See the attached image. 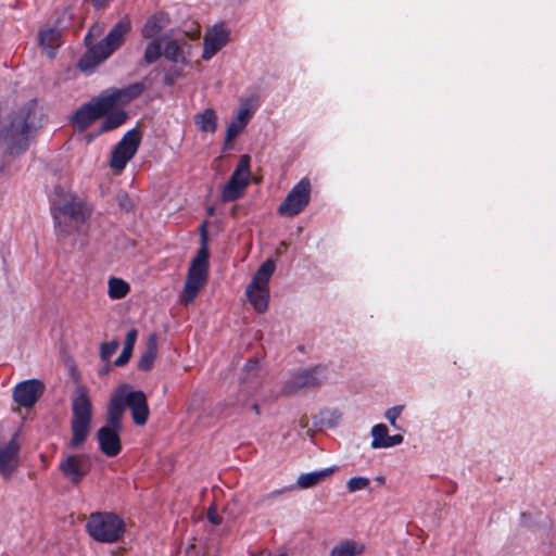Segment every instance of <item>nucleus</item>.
Here are the masks:
<instances>
[{"label":"nucleus","instance_id":"nucleus-7","mask_svg":"<svg viewBox=\"0 0 556 556\" xmlns=\"http://www.w3.org/2000/svg\"><path fill=\"white\" fill-rule=\"evenodd\" d=\"M312 185L307 177H303L289 191L285 200L278 206V214L286 217L299 215L311 201Z\"/></svg>","mask_w":556,"mask_h":556},{"label":"nucleus","instance_id":"nucleus-20","mask_svg":"<svg viewBox=\"0 0 556 556\" xmlns=\"http://www.w3.org/2000/svg\"><path fill=\"white\" fill-rule=\"evenodd\" d=\"M245 294L257 313H264L268 307L269 288L252 287L249 285Z\"/></svg>","mask_w":556,"mask_h":556},{"label":"nucleus","instance_id":"nucleus-28","mask_svg":"<svg viewBox=\"0 0 556 556\" xmlns=\"http://www.w3.org/2000/svg\"><path fill=\"white\" fill-rule=\"evenodd\" d=\"M247 187L243 181L237 182L229 179L222 190V201L227 203L238 200L242 197Z\"/></svg>","mask_w":556,"mask_h":556},{"label":"nucleus","instance_id":"nucleus-40","mask_svg":"<svg viewBox=\"0 0 556 556\" xmlns=\"http://www.w3.org/2000/svg\"><path fill=\"white\" fill-rule=\"evenodd\" d=\"M118 204L121 208H123L126 212H129L132 208V202L127 193L118 195Z\"/></svg>","mask_w":556,"mask_h":556},{"label":"nucleus","instance_id":"nucleus-6","mask_svg":"<svg viewBox=\"0 0 556 556\" xmlns=\"http://www.w3.org/2000/svg\"><path fill=\"white\" fill-rule=\"evenodd\" d=\"M142 139L138 128H131L124 134L111 152L110 167L114 170H123L127 163L136 155Z\"/></svg>","mask_w":556,"mask_h":556},{"label":"nucleus","instance_id":"nucleus-14","mask_svg":"<svg viewBox=\"0 0 556 556\" xmlns=\"http://www.w3.org/2000/svg\"><path fill=\"white\" fill-rule=\"evenodd\" d=\"M126 407L131 412V417L137 426H144L149 418V406L143 391L128 389L126 391Z\"/></svg>","mask_w":556,"mask_h":556},{"label":"nucleus","instance_id":"nucleus-19","mask_svg":"<svg viewBox=\"0 0 556 556\" xmlns=\"http://www.w3.org/2000/svg\"><path fill=\"white\" fill-rule=\"evenodd\" d=\"M102 123L99 127L98 135L112 131L122 125H124L129 115L127 111L124 109H112V111H109L105 115L102 116Z\"/></svg>","mask_w":556,"mask_h":556},{"label":"nucleus","instance_id":"nucleus-42","mask_svg":"<svg viewBox=\"0 0 556 556\" xmlns=\"http://www.w3.org/2000/svg\"><path fill=\"white\" fill-rule=\"evenodd\" d=\"M94 9L101 10L109 5L112 0H89Z\"/></svg>","mask_w":556,"mask_h":556},{"label":"nucleus","instance_id":"nucleus-36","mask_svg":"<svg viewBox=\"0 0 556 556\" xmlns=\"http://www.w3.org/2000/svg\"><path fill=\"white\" fill-rule=\"evenodd\" d=\"M118 341L112 340L110 342H104L100 345V358L103 362H109L112 355L116 352L118 349Z\"/></svg>","mask_w":556,"mask_h":556},{"label":"nucleus","instance_id":"nucleus-38","mask_svg":"<svg viewBox=\"0 0 556 556\" xmlns=\"http://www.w3.org/2000/svg\"><path fill=\"white\" fill-rule=\"evenodd\" d=\"M403 409H404L403 405H397V406H393V407L389 408L386 412L384 417L389 420V422L392 427L397 428L396 419L400 417Z\"/></svg>","mask_w":556,"mask_h":556},{"label":"nucleus","instance_id":"nucleus-35","mask_svg":"<svg viewBox=\"0 0 556 556\" xmlns=\"http://www.w3.org/2000/svg\"><path fill=\"white\" fill-rule=\"evenodd\" d=\"M182 68L176 65L168 67L163 76V84L166 87H173L176 81L182 77Z\"/></svg>","mask_w":556,"mask_h":556},{"label":"nucleus","instance_id":"nucleus-4","mask_svg":"<svg viewBox=\"0 0 556 556\" xmlns=\"http://www.w3.org/2000/svg\"><path fill=\"white\" fill-rule=\"evenodd\" d=\"M92 421V404L88 391L84 387H78L75 396L72 400V419L70 441L71 448H79L86 442Z\"/></svg>","mask_w":556,"mask_h":556},{"label":"nucleus","instance_id":"nucleus-22","mask_svg":"<svg viewBox=\"0 0 556 556\" xmlns=\"http://www.w3.org/2000/svg\"><path fill=\"white\" fill-rule=\"evenodd\" d=\"M186 45V41L178 40V39H170L165 42L163 54L164 58L167 61L174 62V63H181L186 65L188 63L187 58L184 53V46Z\"/></svg>","mask_w":556,"mask_h":556},{"label":"nucleus","instance_id":"nucleus-33","mask_svg":"<svg viewBox=\"0 0 556 556\" xmlns=\"http://www.w3.org/2000/svg\"><path fill=\"white\" fill-rule=\"evenodd\" d=\"M372 441L370 446L372 448H386L388 438H390L388 428L384 424H377L371 428Z\"/></svg>","mask_w":556,"mask_h":556},{"label":"nucleus","instance_id":"nucleus-3","mask_svg":"<svg viewBox=\"0 0 556 556\" xmlns=\"http://www.w3.org/2000/svg\"><path fill=\"white\" fill-rule=\"evenodd\" d=\"M131 28L130 17L128 15L121 17L103 39L88 49L86 54L79 60V67L85 70L110 58L124 45L125 38Z\"/></svg>","mask_w":556,"mask_h":556},{"label":"nucleus","instance_id":"nucleus-21","mask_svg":"<svg viewBox=\"0 0 556 556\" xmlns=\"http://www.w3.org/2000/svg\"><path fill=\"white\" fill-rule=\"evenodd\" d=\"M157 355V338L155 333H151L148 338L146 350L140 356L137 367L139 370L149 371L156 359Z\"/></svg>","mask_w":556,"mask_h":556},{"label":"nucleus","instance_id":"nucleus-32","mask_svg":"<svg viewBox=\"0 0 556 556\" xmlns=\"http://www.w3.org/2000/svg\"><path fill=\"white\" fill-rule=\"evenodd\" d=\"M163 54L162 42L160 38L152 39L146 46L143 53V63L151 65L155 63Z\"/></svg>","mask_w":556,"mask_h":556},{"label":"nucleus","instance_id":"nucleus-10","mask_svg":"<svg viewBox=\"0 0 556 556\" xmlns=\"http://www.w3.org/2000/svg\"><path fill=\"white\" fill-rule=\"evenodd\" d=\"M146 90V86L143 83H134L129 84L123 88H111L102 91L100 94L106 103L109 111L116 108L117 105H126L129 102L139 98L143 91Z\"/></svg>","mask_w":556,"mask_h":556},{"label":"nucleus","instance_id":"nucleus-29","mask_svg":"<svg viewBox=\"0 0 556 556\" xmlns=\"http://www.w3.org/2000/svg\"><path fill=\"white\" fill-rule=\"evenodd\" d=\"M163 27L162 18L153 14L147 18L140 33L144 39H156L155 37L161 33Z\"/></svg>","mask_w":556,"mask_h":556},{"label":"nucleus","instance_id":"nucleus-31","mask_svg":"<svg viewBox=\"0 0 556 556\" xmlns=\"http://www.w3.org/2000/svg\"><path fill=\"white\" fill-rule=\"evenodd\" d=\"M250 176V156L244 154L240 156V160L229 179L236 180L237 182L243 181L245 182V186H248Z\"/></svg>","mask_w":556,"mask_h":556},{"label":"nucleus","instance_id":"nucleus-43","mask_svg":"<svg viewBox=\"0 0 556 556\" xmlns=\"http://www.w3.org/2000/svg\"><path fill=\"white\" fill-rule=\"evenodd\" d=\"M250 408L255 413L256 416H258L261 414V408L257 403H252L250 405Z\"/></svg>","mask_w":556,"mask_h":556},{"label":"nucleus","instance_id":"nucleus-34","mask_svg":"<svg viewBox=\"0 0 556 556\" xmlns=\"http://www.w3.org/2000/svg\"><path fill=\"white\" fill-rule=\"evenodd\" d=\"M361 552L362 549L357 548V543L354 540L346 539L331 549L330 556H354Z\"/></svg>","mask_w":556,"mask_h":556},{"label":"nucleus","instance_id":"nucleus-11","mask_svg":"<svg viewBox=\"0 0 556 556\" xmlns=\"http://www.w3.org/2000/svg\"><path fill=\"white\" fill-rule=\"evenodd\" d=\"M45 390L46 386L41 380L27 379L13 388L12 397L20 406L30 408L42 396Z\"/></svg>","mask_w":556,"mask_h":556},{"label":"nucleus","instance_id":"nucleus-23","mask_svg":"<svg viewBox=\"0 0 556 556\" xmlns=\"http://www.w3.org/2000/svg\"><path fill=\"white\" fill-rule=\"evenodd\" d=\"M334 468H325L318 471L302 473L298 477L296 484L300 489L313 488L325 479L329 478L334 472Z\"/></svg>","mask_w":556,"mask_h":556},{"label":"nucleus","instance_id":"nucleus-25","mask_svg":"<svg viewBox=\"0 0 556 556\" xmlns=\"http://www.w3.org/2000/svg\"><path fill=\"white\" fill-rule=\"evenodd\" d=\"M276 269V264L271 258H267L262 265L258 267L256 273L254 274L251 282L252 287H265L269 288V279L273 276Z\"/></svg>","mask_w":556,"mask_h":556},{"label":"nucleus","instance_id":"nucleus-41","mask_svg":"<svg viewBox=\"0 0 556 556\" xmlns=\"http://www.w3.org/2000/svg\"><path fill=\"white\" fill-rule=\"evenodd\" d=\"M403 440H404V438H403L402 434L390 435V438H388V441L386 443V448L399 445V444H401L403 442Z\"/></svg>","mask_w":556,"mask_h":556},{"label":"nucleus","instance_id":"nucleus-18","mask_svg":"<svg viewBox=\"0 0 556 556\" xmlns=\"http://www.w3.org/2000/svg\"><path fill=\"white\" fill-rule=\"evenodd\" d=\"M18 451L20 445L14 439L0 448V473L5 479L11 477L18 465Z\"/></svg>","mask_w":556,"mask_h":556},{"label":"nucleus","instance_id":"nucleus-12","mask_svg":"<svg viewBox=\"0 0 556 556\" xmlns=\"http://www.w3.org/2000/svg\"><path fill=\"white\" fill-rule=\"evenodd\" d=\"M256 110L257 101L253 98L245 99L241 103L240 109L238 110L236 116L227 126L224 142L225 149H227L228 144L242 132V130L247 127Z\"/></svg>","mask_w":556,"mask_h":556},{"label":"nucleus","instance_id":"nucleus-1","mask_svg":"<svg viewBox=\"0 0 556 556\" xmlns=\"http://www.w3.org/2000/svg\"><path fill=\"white\" fill-rule=\"evenodd\" d=\"M51 211L55 228L63 236H70L85 223L88 211L81 199L56 186L51 197Z\"/></svg>","mask_w":556,"mask_h":556},{"label":"nucleus","instance_id":"nucleus-27","mask_svg":"<svg viewBox=\"0 0 556 556\" xmlns=\"http://www.w3.org/2000/svg\"><path fill=\"white\" fill-rule=\"evenodd\" d=\"M130 292V286L122 278L111 277L108 282V294L112 300L124 299Z\"/></svg>","mask_w":556,"mask_h":556},{"label":"nucleus","instance_id":"nucleus-15","mask_svg":"<svg viewBox=\"0 0 556 556\" xmlns=\"http://www.w3.org/2000/svg\"><path fill=\"white\" fill-rule=\"evenodd\" d=\"M122 428H115L106 425L101 427L97 432V440L100 451L108 457H115L122 451V441L119 431Z\"/></svg>","mask_w":556,"mask_h":556},{"label":"nucleus","instance_id":"nucleus-37","mask_svg":"<svg viewBox=\"0 0 556 556\" xmlns=\"http://www.w3.org/2000/svg\"><path fill=\"white\" fill-rule=\"evenodd\" d=\"M369 484L370 481L366 477H353L349 479V481L346 482V488L350 493H354L356 491H361L368 488Z\"/></svg>","mask_w":556,"mask_h":556},{"label":"nucleus","instance_id":"nucleus-24","mask_svg":"<svg viewBox=\"0 0 556 556\" xmlns=\"http://www.w3.org/2000/svg\"><path fill=\"white\" fill-rule=\"evenodd\" d=\"M217 119L216 112L211 108L194 115V123L203 132H215L217 129Z\"/></svg>","mask_w":556,"mask_h":556},{"label":"nucleus","instance_id":"nucleus-26","mask_svg":"<svg viewBox=\"0 0 556 556\" xmlns=\"http://www.w3.org/2000/svg\"><path fill=\"white\" fill-rule=\"evenodd\" d=\"M138 337L137 329L132 328L130 329L125 338L124 348L119 356L114 361V365L116 367H123L125 366L129 359L131 358L134 346L136 344V340Z\"/></svg>","mask_w":556,"mask_h":556},{"label":"nucleus","instance_id":"nucleus-39","mask_svg":"<svg viewBox=\"0 0 556 556\" xmlns=\"http://www.w3.org/2000/svg\"><path fill=\"white\" fill-rule=\"evenodd\" d=\"M206 518L214 526H218L223 522V518L219 516L216 508H214V507L208 508Z\"/></svg>","mask_w":556,"mask_h":556},{"label":"nucleus","instance_id":"nucleus-30","mask_svg":"<svg viewBox=\"0 0 556 556\" xmlns=\"http://www.w3.org/2000/svg\"><path fill=\"white\" fill-rule=\"evenodd\" d=\"M39 45L47 50L53 51L61 43V33L55 28H48L39 33Z\"/></svg>","mask_w":556,"mask_h":556},{"label":"nucleus","instance_id":"nucleus-8","mask_svg":"<svg viewBox=\"0 0 556 556\" xmlns=\"http://www.w3.org/2000/svg\"><path fill=\"white\" fill-rule=\"evenodd\" d=\"M91 467V462L85 454L67 455L59 464V470L73 485L80 484Z\"/></svg>","mask_w":556,"mask_h":556},{"label":"nucleus","instance_id":"nucleus-44","mask_svg":"<svg viewBox=\"0 0 556 556\" xmlns=\"http://www.w3.org/2000/svg\"><path fill=\"white\" fill-rule=\"evenodd\" d=\"M206 213H207V215H210V216L214 215V213H215V207H214V206H208V207L206 208Z\"/></svg>","mask_w":556,"mask_h":556},{"label":"nucleus","instance_id":"nucleus-17","mask_svg":"<svg viewBox=\"0 0 556 556\" xmlns=\"http://www.w3.org/2000/svg\"><path fill=\"white\" fill-rule=\"evenodd\" d=\"M229 34L223 27H214L211 33L204 37V47L202 59L211 60L228 42Z\"/></svg>","mask_w":556,"mask_h":556},{"label":"nucleus","instance_id":"nucleus-5","mask_svg":"<svg viewBox=\"0 0 556 556\" xmlns=\"http://www.w3.org/2000/svg\"><path fill=\"white\" fill-rule=\"evenodd\" d=\"M86 531L99 543H115L125 533V523L114 513H93L86 523Z\"/></svg>","mask_w":556,"mask_h":556},{"label":"nucleus","instance_id":"nucleus-2","mask_svg":"<svg viewBox=\"0 0 556 556\" xmlns=\"http://www.w3.org/2000/svg\"><path fill=\"white\" fill-rule=\"evenodd\" d=\"M208 222L204 220L200 227V249L197 256L192 260L188 269L187 279L181 295V303L188 305L198 295L200 289L204 286L207 279L208 271Z\"/></svg>","mask_w":556,"mask_h":556},{"label":"nucleus","instance_id":"nucleus-16","mask_svg":"<svg viewBox=\"0 0 556 556\" xmlns=\"http://www.w3.org/2000/svg\"><path fill=\"white\" fill-rule=\"evenodd\" d=\"M128 384H123L116 389L110 399L106 408V425L115 428H122V417L126 408V391Z\"/></svg>","mask_w":556,"mask_h":556},{"label":"nucleus","instance_id":"nucleus-13","mask_svg":"<svg viewBox=\"0 0 556 556\" xmlns=\"http://www.w3.org/2000/svg\"><path fill=\"white\" fill-rule=\"evenodd\" d=\"M327 378V366L315 365L295 374L288 383L292 391L319 387Z\"/></svg>","mask_w":556,"mask_h":556},{"label":"nucleus","instance_id":"nucleus-9","mask_svg":"<svg viewBox=\"0 0 556 556\" xmlns=\"http://www.w3.org/2000/svg\"><path fill=\"white\" fill-rule=\"evenodd\" d=\"M101 94L79 106L72 116L73 124L85 131L94 121L101 118L109 112Z\"/></svg>","mask_w":556,"mask_h":556}]
</instances>
